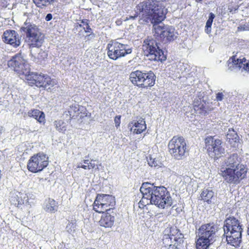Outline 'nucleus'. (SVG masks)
<instances>
[{"mask_svg": "<svg viewBox=\"0 0 249 249\" xmlns=\"http://www.w3.org/2000/svg\"><path fill=\"white\" fill-rule=\"evenodd\" d=\"M140 191L142 196L138 203L141 209L149 204L155 205L160 209H164L171 206L173 204L169 192L163 186H156L153 183L144 182Z\"/></svg>", "mask_w": 249, "mask_h": 249, "instance_id": "nucleus-1", "label": "nucleus"}, {"mask_svg": "<svg viewBox=\"0 0 249 249\" xmlns=\"http://www.w3.org/2000/svg\"><path fill=\"white\" fill-rule=\"evenodd\" d=\"M241 159L237 153L226 158L221 164L220 175L226 183L236 185L247 177L248 168L241 163Z\"/></svg>", "mask_w": 249, "mask_h": 249, "instance_id": "nucleus-2", "label": "nucleus"}, {"mask_svg": "<svg viewBox=\"0 0 249 249\" xmlns=\"http://www.w3.org/2000/svg\"><path fill=\"white\" fill-rule=\"evenodd\" d=\"M136 8L140 15L139 23L142 24L160 22L165 18L166 10L159 1L146 0L138 4Z\"/></svg>", "mask_w": 249, "mask_h": 249, "instance_id": "nucleus-3", "label": "nucleus"}, {"mask_svg": "<svg viewBox=\"0 0 249 249\" xmlns=\"http://www.w3.org/2000/svg\"><path fill=\"white\" fill-rule=\"evenodd\" d=\"M217 229V225L213 222L202 225L196 231V249H208L215 240Z\"/></svg>", "mask_w": 249, "mask_h": 249, "instance_id": "nucleus-4", "label": "nucleus"}, {"mask_svg": "<svg viewBox=\"0 0 249 249\" xmlns=\"http://www.w3.org/2000/svg\"><path fill=\"white\" fill-rule=\"evenodd\" d=\"M21 32L26 36L29 48H39L44 42V36L38 27L34 24L26 21L20 28Z\"/></svg>", "mask_w": 249, "mask_h": 249, "instance_id": "nucleus-5", "label": "nucleus"}, {"mask_svg": "<svg viewBox=\"0 0 249 249\" xmlns=\"http://www.w3.org/2000/svg\"><path fill=\"white\" fill-rule=\"evenodd\" d=\"M160 44L152 37L145 39L142 45L144 55L151 61L163 62L166 59V55L160 49Z\"/></svg>", "mask_w": 249, "mask_h": 249, "instance_id": "nucleus-6", "label": "nucleus"}, {"mask_svg": "<svg viewBox=\"0 0 249 249\" xmlns=\"http://www.w3.org/2000/svg\"><path fill=\"white\" fill-rule=\"evenodd\" d=\"M24 74L28 81V84L31 86H35L38 88H42L44 89L49 90L51 87H53L56 84V81L54 79H51V77L47 75L41 74H38L36 72H32L30 71Z\"/></svg>", "mask_w": 249, "mask_h": 249, "instance_id": "nucleus-7", "label": "nucleus"}, {"mask_svg": "<svg viewBox=\"0 0 249 249\" xmlns=\"http://www.w3.org/2000/svg\"><path fill=\"white\" fill-rule=\"evenodd\" d=\"M205 143L208 155L214 161L225 155L226 150L221 140L214 137L208 136L205 139Z\"/></svg>", "mask_w": 249, "mask_h": 249, "instance_id": "nucleus-8", "label": "nucleus"}, {"mask_svg": "<svg viewBox=\"0 0 249 249\" xmlns=\"http://www.w3.org/2000/svg\"><path fill=\"white\" fill-rule=\"evenodd\" d=\"M153 28L154 36L158 37V40L164 44L172 41L177 37L178 34L175 28L171 26L164 25L162 21L154 24Z\"/></svg>", "mask_w": 249, "mask_h": 249, "instance_id": "nucleus-9", "label": "nucleus"}, {"mask_svg": "<svg viewBox=\"0 0 249 249\" xmlns=\"http://www.w3.org/2000/svg\"><path fill=\"white\" fill-rule=\"evenodd\" d=\"M169 152L172 157L177 160L183 159L187 152L186 143L182 137H174L168 145Z\"/></svg>", "mask_w": 249, "mask_h": 249, "instance_id": "nucleus-10", "label": "nucleus"}, {"mask_svg": "<svg viewBox=\"0 0 249 249\" xmlns=\"http://www.w3.org/2000/svg\"><path fill=\"white\" fill-rule=\"evenodd\" d=\"M115 205V198L112 195L98 194L93 204V209L97 213L111 211Z\"/></svg>", "mask_w": 249, "mask_h": 249, "instance_id": "nucleus-11", "label": "nucleus"}, {"mask_svg": "<svg viewBox=\"0 0 249 249\" xmlns=\"http://www.w3.org/2000/svg\"><path fill=\"white\" fill-rule=\"evenodd\" d=\"M107 49L108 56L114 60L130 54L132 51V47L130 45L118 41L108 44Z\"/></svg>", "mask_w": 249, "mask_h": 249, "instance_id": "nucleus-12", "label": "nucleus"}, {"mask_svg": "<svg viewBox=\"0 0 249 249\" xmlns=\"http://www.w3.org/2000/svg\"><path fill=\"white\" fill-rule=\"evenodd\" d=\"M49 163L48 157L43 153H38L31 157L27 164L28 170L32 173L42 171Z\"/></svg>", "mask_w": 249, "mask_h": 249, "instance_id": "nucleus-13", "label": "nucleus"}, {"mask_svg": "<svg viewBox=\"0 0 249 249\" xmlns=\"http://www.w3.org/2000/svg\"><path fill=\"white\" fill-rule=\"evenodd\" d=\"M7 65L19 74H27L29 72V66L21 54H17L8 61Z\"/></svg>", "mask_w": 249, "mask_h": 249, "instance_id": "nucleus-14", "label": "nucleus"}, {"mask_svg": "<svg viewBox=\"0 0 249 249\" xmlns=\"http://www.w3.org/2000/svg\"><path fill=\"white\" fill-rule=\"evenodd\" d=\"M79 114H80L81 118L87 116V109L84 107L75 103L70 105L67 110L64 112L63 115L66 120L70 121L71 119L77 117Z\"/></svg>", "mask_w": 249, "mask_h": 249, "instance_id": "nucleus-15", "label": "nucleus"}, {"mask_svg": "<svg viewBox=\"0 0 249 249\" xmlns=\"http://www.w3.org/2000/svg\"><path fill=\"white\" fill-rule=\"evenodd\" d=\"M243 229L234 231H225L224 235L226 236L227 243L235 248L240 247L242 242Z\"/></svg>", "mask_w": 249, "mask_h": 249, "instance_id": "nucleus-16", "label": "nucleus"}, {"mask_svg": "<svg viewBox=\"0 0 249 249\" xmlns=\"http://www.w3.org/2000/svg\"><path fill=\"white\" fill-rule=\"evenodd\" d=\"M242 139L237 131L233 128H230L226 134V142L233 148H239L242 143Z\"/></svg>", "mask_w": 249, "mask_h": 249, "instance_id": "nucleus-17", "label": "nucleus"}, {"mask_svg": "<svg viewBox=\"0 0 249 249\" xmlns=\"http://www.w3.org/2000/svg\"><path fill=\"white\" fill-rule=\"evenodd\" d=\"M3 41L14 47H17L20 44V38L15 30H6L2 36Z\"/></svg>", "mask_w": 249, "mask_h": 249, "instance_id": "nucleus-18", "label": "nucleus"}, {"mask_svg": "<svg viewBox=\"0 0 249 249\" xmlns=\"http://www.w3.org/2000/svg\"><path fill=\"white\" fill-rule=\"evenodd\" d=\"M242 225L239 220L234 216L226 215V218L224 221L223 229L225 231H234L243 229Z\"/></svg>", "mask_w": 249, "mask_h": 249, "instance_id": "nucleus-19", "label": "nucleus"}, {"mask_svg": "<svg viewBox=\"0 0 249 249\" xmlns=\"http://www.w3.org/2000/svg\"><path fill=\"white\" fill-rule=\"evenodd\" d=\"M103 213L99 224L105 228H111L114 224L116 213L113 211H107Z\"/></svg>", "mask_w": 249, "mask_h": 249, "instance_id": "nucleus-20", "label": "nucleus"}, {"mask_svg": "<svg viewBox=\"0 0 249 249\" xmlns=\"http://www.w3.org/2000/svg\"><path fill=\"white\" fill-rule=\"evenodd\" d=\"M130 131L134 134H139L146 129V125L144 119L140 118L138 121H133L128 124Z\"/></svg>", "mask_w": 249, "mask_h": 249, "instance_id": "nucleus-21", "label": "nucleus"}, {"mask_svg": "<svg viewBox=\"0 0 249 249\" xmlns=\"http://www.w3.org/2000/svg\"><path fill=\"white\" fill-rule=\"evenodd\" d=\"M143 78L142 79V88H147L153 86L155 83L156 75L154 73L151 71H143Z\"/></svg>", "mask_w": 249, "mask_h": 249, "instance_id": "nucleus-22", "label": "nucleus"}, {"mask_svg": "<svg viewBox=\"0 0 249 249\" xmlns=\"http://www.w3.org/2000/svg\"><path fill=\"white\" fill-rule=\"evenodd\" d=\"M243 61H240V58H237L236 55H233L230 58L227 62L228 70L230 71L236 72L242 68Z\"/></svg>", "mask_w": 249, "mask_h": 249, "instance_id": "nucleus-23", "label": "nucleus"}, {"mask_svg": "<svg viewBox=\"0 0 249 249\" xmlns=\"http://www.w3.org/2000/svg\"><path fill=\"white\" fill-rule=\"evenodd\" d=\"M169 238L171 240H173L175 242L173 247L176 246L177 248L179 245L183 243L184 236L183 234L179 232V230L176 228H171Z\"/></svg>", "mask_w": 249, "mask_h": 249, "instance_id": "nucleus-24", "label": "nucleus"}, {"mask_svg": "<svg viewBox=\"0 0 249 249\" xmlns=\"http://www.w3.org/2000/svg\"><path fill=\"white\" fill-rule=\"evenodd\" d=\"M143 74V71H142L137 70L132 71L129 75V79L134 85L142 88Z\"/></svg>", "mask_w": 249, "mask_h": 249, "instance_id": "nucleus-25", "label": "nucleus"}, {"mask_svg": "<svg viewBox=\"0 0 249 249\" xmlns=\"http://www.w3.org/2000/svg\"><path fill=\"white\" fill-rule=\"evenodd\" d=\"M28 115L30 117L35 118L40 123H44L45 122L44 113L38 109H33L29 111Z\"/></svg>", "mask_w": 249, "mask_h": 249, "instance_id": "nucleus-26", "label": "nucleus"}, {"mask_svg": "<svg viewBox=\"0 0 249 249\" xmlns=\"http://www.w3.org/2000/svg\"><path fill=\"white\" fill-rule=\"evenodd\" d=\"M214 195V192L210 188H204L200 194L201 199L206 202L208 204L212 203V199Z\"/></svg>", "mask_w": 249, "mask_h": 249, "instance_id": "nucleus-27", "label": "nucleus"}, {"mask_svg": "<svg viewBox=\"0 0 249 249\" xmlns=\"http://www.w3.org/2000/svg\"><path fill=\"white\" fill-rule=\"evenodd\" d=\"M58 207V202L53 199L49 198L47 201L44 210L50 213H54L57 211Z\"/></svg>", "mask_w": 249, "mask_h": 249, "instance_id": "nucleus-28", "label": "nucleus"}, {"mask_svg": "<svg viewBox=\"0 0 249 249\" xmlns=\"http://www.w3.org/2000/svg\"><path fill=\"white\" fill-rule=\"evenodd\" d=\"M55 129L59 132L64 133L67 129V124L62 120H56L53 122Z\"/></svg>", "mask_w": 249, "mask_h": 249, "instance_id": "nucleus-29", "label": "nucleus"}, {"mask_svg": "<svg viewBox=\"0 0 249 249\" xmlns=\"http://www.w3.org/2000/svg\"><path fill=\"white\" fill-rule=\"evenodd\" d=\"M215 18V15L213 13H210L209 15L208 19L206 21L205 27V32L207 34H209L211 32L212 30V25L213 20V19Z\"/></svg>", "mask_w": 249, "mask_h": 249, "instance_id": "nucleus-30", "label": "nucleus"}, {"mask_svg": "<svg viewBox=\"0 0 249 249\" xmlns=\"http://www.w3.org/2000/svg\"><path fill=\"white\" fill-rule=\"evenodd\" d=\"M240 61H243L242 68L240 69L242 72L249 73V60H247L245 57L240 58Z\"/></svg>", "mask_w": 249, "mask_h": 249, "instance_id": "nucleus-31", "label": "nucleus"}, {"mask_svg": "<svg viewBox=\"0 0 249 249\" xmlns=\"http://www.w3.org/2000/svg\"><path fill=\"white\" fill-rule=\"evenodd\" d=\"M148 164L151 167H160L161 163L160 160L156 158H153L152 157H149L147 160Z\"/></svg>", "mask_w": 249, "mask_h": 249, "instance_id": "nucleus-32", "label": "nucleus"}, {"mask_svg": "<svg viewBox=\"0 0 249 249\" xmlns=\"http://www.w3.org/2000/svg\"><path fill=\"white\" fill-rule=\"evenodd\" d=\"M194 107L195 111L197 114L205 115L207 113L203 105H199L198 106L195 105H194Z\"/></svg>", "mask_w": 249, "mask_h": 249, "instance_id": "nucleus-33", "label": "nucleus"}, {"mask_svg": "<svg viewBox=\"0 0 249 249\" xmlns=\"http://www.w3.org/2000/svg\"><path fill=\"white\" fill-rule=\"evenodd\" d=\"M89 22V20L87 19H83L81 20V23L83 24V29L86 33H90L92 31Z\"/></svg>", "mask_w": 249, "mask_h": 249, "instance_id": "nucleus-34", "label": "nucleus"}, {"mask_svg": "<svg viewBox=\"0 0 249 249\" xmlns=\"http://www.w3.org/2000/svg\"><path fill=\"white\" fill-rule=\"evenodd\" d=\"M48 56V53L45 51H43L42 50H40V52L38 53L36 57L38 60L36 61L37 63L43 60H44Z\"/></svg>", "mask_w": 249, "mask_h": 249, "instance_id": "nucleus-35", "label": "nucleus"}, {"mask_svg": "<svg viewBox=\"0 0 249 249\" xmlns=\"http://www.w3.org/2000/svg\"><path fill=\"white\" fill-rule=\"evenodd\" d=\"M75 224L73 223L69 222L67 225L66 229L68 232L71 233L75 230Z\"/></svg>", "mask_w": 249, "mask_h": 249, "instance_id": "nucleus-36", "label": "nucleus"}, {"mask_svg": "<svg viewBox=\"0 0 249 249\" xmlns=\"http://www.w3.org/2000/svg\"><path fill=\"white\" fill-rule=\"evenodd\" d=\"M23 194L20 193V192H18V194L16 195V196H17V198H16V199H17V201L18 202V204H21L22 203H24V201L22 200V195H23Z\"/></svg>", "mask_w": 249, "mask_h": 249, "instance_id": "nucleus-37", "label": "nucleus"}, {"mask_svg": "<svg viewBox=\"0 0 249 249\" xmlns=\"http://www.w3.org/2000/svg\"><path fill=\"white\" fill-rule=\"evenodd\" d=\"M121 116L120 115H118L116 116L114 118V123L117 128L120 126L121 123Z\"/></svg>", "mask_w": 249, "mask_h": 249, "instance_id": "nucleus-38", "label": "nucleus"}, {"mask_svg": "<svg viewBox=\"0 0 249 249\" xmlns=\"http://www.w3.org/2000/svg\"><path fill=\"white\" fill-rule=\"evenodd\" d=\"M224 95L222 92H218L216 95V99L217 101H221L223 99Z\"/></svg>", "mask_w": 249, "mask_h": 249, "instance_id": "nucleus-39", "label": "nucleus"}, {"mask_svg": "<svg viewBox=\"0 0 249 249\" xmlns=\"http://www.w3.org/2000/svg\"><path fill=\"white\" fill-rule=\"evenodd\" d=\"M136 14L134 15V16H129L128 17H127L126 18V19L127 20H129V19H136V18H137V17H139L140 18V15L139 14V12L137 13V9H136Z\"/></svg>", "mask_w": 249, "mask_h": 249, "instance_id": "nucleus-40", "label": "nucleus"}, {"mask_svg": "<svg viewBox=\"0 0 249 249\" xmlns=\"http://www.w3.org/2000/svg\"><path fill=\"white\" fill-rule=\"evenodd\" d=\"M238 6L236 5L234 8L229 6L228 7V10L230 13L231 14H233L235 13V12L238 10Z\"/></svg>", "mask_w": 249, "mask_h": 249, "instance_id": "nucleus-41", "label": "nucleus"}, {"mask_svg": "<svg viewBox=\"0 0 249 249\" xmlns=\"http://www.w3.org/2000/svg\"><path fill=\"white\" fill-rule=\"evenodd\" d=\"M88 165L89 166L88 168L89 170L95 168H96V167H97V169L98 168L97 165H96L95 163H92L91 162H89V163Z\"/></svg>", "mask_w": 249, "mask_h": 249, "instance_id": "nucleus-42", "label": "nucleus"}, {"mask_svg": "<svg viewBox=\"0 0 249 249\" xmlns=\"http://www.w3.org/2000/svg\"><path fill=\"white\" fill-rule=\"evenodd\" d=\"M52 18H53V16H52V14L49 13V14H47V15L46 16L45 20L47 21H49L52 19Z\"/></svg>", "mask_w": 249, "mask_h": 249, "instance_id": "nucleus-43", "label": "nucleus"}, {"mask_svg": "<svg viewBox=\"0 0 249 249\" xmlns=\"http://www.w3.org/2000/svg\"><path fill=\"white\" fill-rule=\"evenodd\" d=\"M81 168H83V169H89V166L88 165H81Z\"/></svg>", "mask_w": 249, "mask_h": 249, "instance_id": "nucleus-44", "label": "nucleus"}, {"mask_svg": "<svg viewBox=\"0 0 249 249\" xmlns=\"http://www.w3.org/2000/svg\"><path fill=\"white\" fill-rule=\"evenodd\" d=\"M83 162L85 164H87L88 165H89V160H87V159H85L83 160Z\"/></svg>", "mask_w": 249, "mask_h": 249, "instance_id": "nucleus-45", "label": "nucleus"}, {"mask_svg": "<svg viewBox=\"0 0 249 249\" xmlns=\"http://www.w3.org/2000/svg\"><path fill=\"white\" fill-rule=\"evenodd\" d=\"M78 25H77V27H81V28H83V24L81 23V24H79L78 23Z\"/></svg>", "mask_w": 249, "mask_h": 249, "instance_id": "nucleus-46", "label": "nucleus"}, {"mask_svg": "<svg viewBox=\"0 0 249 249\" xmlns=\"http://www.w3.org/2000/svg\"><path fill=\"white\" fill-rule=\"evenodd\" d=\"M81 163H79L77 165V168H81Z\"/></svg>", "mask_w": 249, "mask_h": 249, "instance_id": "nucleus-47", "label": "nucleus"}, {"mask_svg": "<svg viewBox=\"0 0 249 249\" xmlns=\"http://www.w3.org/2000/svg\"><path fill=\"white\" fill-rule=\"evenodd\" d=\"M2 128L0 126V134L2 133Z\"/></svg>", "mask_w": 249, "mask_h": 249, "instance_id": "nucleus-48", "label": "nucleus"}, {"mask_svg": "<svg viewBox=\"0 0 249 249\" xmlns=\"http://www.w3.org/2000/svg\"><path fill=\"white\" fill-rule=\"evenodd\" d=\"M202 0H196L197 2H201Z\"/></svg>", "mask_w": 249, "mask_h": 249, "instance_id": "nucleus-49", "label": "nucleus"}, {"mask_svg": "<svg viewBox=\"0 0 249 249\" xmlns=\"http://www.w3.org/2000/svg\"><path fill=\"white\" fill-rule=\"evenodd\" d=\"M39 1H38V0H37L36 1L35 3H36V2L37 3H36V5H37V4H39Z\"/></svg>", "mask_w": 249, "mask_h": 249, "instance_id": "nucleus-50", "label": "nucleus"}, {"mask_svg": "<svg viewBox=\"0 0 249 249\" xmlns=\"http://www.w3.org/2000/svg\"><path fill=\"white\" fill-rule=\"evenodd\" d=\"M91 161H96V160H94V159H92L90 160Z\"/></svg>", "mask_w": 249, "mask_h": 249, "instance_id": "nucleus-51", "label": "nucleus"}, {"mask_svg": "<svg viewBox=\"0 0 249 249\" xmlns=\"http://www.w3.org/2000/svg\"><path fill=\"white\" fill-rule=\"evenodd\" d=\"M31 51V53L32 55V56H33V53H32V50H31V51Z\"/></svg>", "mask_w": 249, "mask_h": 249, "instance_id": "nucleus-52", "label": "nucleus"}, {"mask_svg": "<svg viewBox=\"0 0 249 249\" xmlns=\"http://www.w3.org/2000/svg\"><path fill=\"white\" fill-rule=\"evenodd\" d=\"M1 102H1V99L0 98V104H1Z\"/></svg>", "mask_w": 249, "mask_h": 249, "instance_id": "nucleus-53", "label": "nucleus"}, {"mask_svg": "<svg viewBox=\"0 0 249 249\" xmlns=\"http://www.w3.org/2000/svg\"><path fill=\"white\" fill-rule=\"evenodd\" d=\"M91 35V34L89 35L88 36H90ZM92 36H93V35H92Z\"/></svg>", "mask_w": 249, "mask_h": 249, "instance_id": "nucleus-54", "label": "nucleus"}, {"mask_svg": "<svg viewBox=\"0 0 249 249\" xmlns=\"http://www.w3.org/2000/svg\"><path fill=\"white\" fill-rule=\"evenodd\" d=\"M176 249H178V248H176Z\"/></svg>", "mask_w": 249, "mask_h": 249, "instance_id": "nucleus-55", "label": "nucleus"}, {"mask_svg": "<svg viewBox=\"0 0 249 249\" xmlns=\"http://www.w3.org/2000/svg\"><path fill=\"white\" fill-rule=\"evenodd\" d=\"M54 1H55V0H54Z\"/></svg>", "mask_w": 249, "mask_h": 249, "instance_id": "nucleus-56", "label": "nucleus"}]
</instances>
